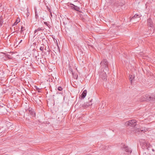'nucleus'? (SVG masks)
<instances>
[{"instance_id": "19", "label": "nucleus", "mask_w": 155, "mask_h": 155, "mask_svg": "<svg viewBox=\"0 0 155 155\" xmlns=\"http://www.w3.org/2000/svg\"><path fill=\"white\" fill-rule=\"evenodd\" d=\"M44 48V45L42 44L40 48V50L42 51H43Z\"/></svg>"}, {"instance_id": "2", "label": "nucleus", "mask_w": 155, "mask_h": 155, "mask_svg": "<svg viewBox=\"0 0 155 155\" xmlns=\"http://www.w3.org/2000/svg\"><path fill=\"white\" fill-rule=\"evenodd\" d=\"M147 100L155 102V95L153 94L151 95L148 94L144 95L140 98V101L141 102Z\"/></svg>"}, {"instance_id": "29", "label": "nucleus", "mask_w": 155, "mask_h": 155, "mask_svg": "<svg viewBox=\"0 0 155 155\" xmlns=\"http://www.w3.org/2000/svg\"><path fill=\"white\" fill-rule=\"evenodd\" d=\"M130 78H134V76L131 74L130 75Z\"/></svg>"}, {"instance_id": "32", "label": "nucleus", "mask_w": 155, "mask_h": 155, "mask_svg": "<svg viewBox=\"0 0 155 155\" xmlns=\"http://www.w3.org/2000/svg\"><path fill=\"white\" fill-rule=\"evenodd\" d=\"M104 80H107L106 78H104Z\"/></svg>"}, {"instance_id": "5", "label": "nucleus", "mask_w": 155, "mask_h": 155, "mask_svg": "<svg viewBox=\"0 0 155 155\" xmlns=\"http://www.w3.org/2000/svg\"><path fill=\"white\" fill-rule=\"evenodd\" d=\"M113 2L114 5L116 7L122 6L124 4V1L121 0H114Z\"/></svg>"}, {"instance_id": "36", "label": "nucleus", "mask_w": 155, "mask_h": 155, "mask_svg": "<svg viewBox=\"0 0 155 155\" xmlns=\"http://www.w3.org/2000/svg\"><path fill=\"white\" fill-rule=\"evenodd\" d=\"M15 32V31H13V33L14 32Z\"/></svg>"}, {"instance_id": "4", "label": "nucleus", "mask_w": 155, "mask_h": 155, "mask_svg": "<svg viewBox=\"0 0 155 155\" xmlns=\"http://www.w3.org/2000/svg\"><path fill=\"white\" fill-rule=\"evenodd\" d=\"M125 125L126 126H130L134 128L137 125V121L134 119L130 120L125 122Z\"/></svg>"}, {"instance_id": "25", "label": "nucleus", "mask_w": 155, "mask_h": 155, "mask_svg": "<svg viewBox=\"0 0 155 155\" xmlns=\"http://www.w3.org/2000/svg\"><path fill=\"white\" fill-rule=\"evenodd\" d=\"M53 81V80L52 79V78H48V80H47V81Z\"/></svg>"}, {"instance_id": "11", "label": "nucleus", "mask_w": 155, "mask_h": 155, "mask_svg": "<svg viewBox=\"0 0 155 155\" xmlns=\"http://www.w3.org/2000/svg\"><path fill=\"white\" fill-rule=\"evenodd\" d=\"M7 111L6 109L4 107H2L0 108V113L2 114H4Z\"/></svg>"}, {"instance_id": "21", "label": "nucleus", "mask_w": 155, "mask_h": 155, "mask_svg": "<svg viewBox=\"0 0 155 155\" xmlns=\"http://www.w3.org/2000/svg\"><path fill=\"white\" fill-rule=\"evenodd\" d=\"M25 28L24 27L22 26H21V30L20 31L21 33H22L23 31H24L25 30Z\"/></svg>"}, {"instance_id": "1", "label": "nucleus", "mask_w": 155, "mask_h": 155, "mask_svg": "<svg viewBox=\"0 0 155 155\" xmlns=\"http://www.w3.org/2000/svg\"><path fill=\"white\" fill-rule=\"evenodd\" d=\"M108 62L106 59L103 60L101 62V71L99 73V76L100 78L109 77L106 74V72H108L109 68L107 67Z\"/></svg>"}, {"instance_id": "8", "label": "nucleus", "mask_w": 155, "mask_h": 155, "mask_svg": "<svg viewBox=\"0 0 155 155\" xmlns=\"http://www.w3.org/2000/svg\"><path fill=\"white\" fill-rule=\"evenodd\" d=\"M28 111L29 113L33 116H35V112L34 110L32 109L31 108L29 107L28 109Z\"/></svg>"}, {"instance_id": "18", "label": "nucleus", "mask_w": 155, "mask_h": 155, "mask_svg": "<svg viewBox=\"0 0 155 155\" xmlns=\"http://www.w3.org/2000/svg\"><path fill=\"white\" fill-rule=\"evenodd\" d=\"M73 9L77 11H79L80 10V8L78 6L75 5Z\"/></svg>"}, {"instance_id": "30", "label": "nucleus", "mask_w": 155, "mask_h": 155, "mask_svg": "<svg viewBox=\"0 0 155 155\" xmlns=\"http://www.w3.org/2000/svg\"><path fill=\"white\" fill-rule=\"evenodd\" d=\"M57 46H58V48L59 51V52H60V49H59V46H58V45H57Z\"/></svg>"}, {"instance_id": "22", "label": "nucleus", "mask_w": 155, "mask_h": 155, "mask_svg": "<svg viewBox=\"0 0 155 155\" xmlns=\"http://www.w3.org/2000/svg\"><path fill=\"white\" fill-rule=\"evenodd\" d=\"M75 5L73 4H71L70 5V7L72 9H74Z\"/></svg>"}, {"instance_id": "17", "label": "nucleus", "mask_w": 155, "mask_h": 155, "mask_svg": "<svg viewBox=\"0 0 155 155\" xmlns=\"http://www.w3.org/2000/svg\"><path fill=\"white\" fill-rule=\"evenodd\" d=\"M43 30V29H42V28H39L38 29H36L34 31V33H35L36 32L38 31H42Z\"/></svg>"}, {"instance_id": "13", "label": "nucleus", "mask_w": 155, "mask_h": 155, "mask_svg": "<svg viewBox=\"0 0 155 155\" xmlns=\"http://www.w3.org/2000/svg\"><path fill=\"white\" fill-rule=\"evenodd\" d=\"M87 91L86 90H84L82 94L81 95V97L83 98H84L86 96Z\"/></svg>"}, {"instance_id": "14", "label": "nucleus", "mask_w": 155, "mask_h": 155, "mask_svg": "<svg viewBox=\"0 0 155 155\" xmlns=\"http://www.w3.org/2000/svg\"><path fill=\"white\" fill-rule=\"evenodd\" d=\"M3 23V19L2 17H0V27L2 26Z\"/></svg>"}, {"instance_id": "28", "label": "nucleus", "mask_w": 155, "mask_h": 155, "mask_svg": "<svg viewBox=\"0 0 155 155\" xmlns=\"http://www.w3.org/2000/svg\"><path fill=\"white\" fill-rule=\"evenodd\" d=\"M44 24L48 27V24L46 22H44Z\"/></svg>"}, {"instance_id": "12", "label": "nucleus", "mask_w": 155, "mask_h": 155, "mask_svg": "<svg viewBox=\"0 0 155 155\" xmlns=\"http://www.w3.org/2000/svg\"><path fill=\"white\" fill-rule=\"evenodd\" d=\"M124 150L127 152H128L130 153H131L132 152V150L130 148H129L128 147L125 146L124 147Z\"/></svg>"}, {"instance_id": "16", "label": "nucleus", "mask_w": 155, "mask_h": 155, "mask_svg": "<svg viewBox=\"0 0 155 155\" xmlns=\"http://www.w3.org/2000/svg\"><path fill=\"white\" fill-rule=\"evenodd\" d=\"M129 80L130 81V83L131 84H134V82L135 81V78H130Z\"/></svg>"}, {"instance_id": "20", "label": "nucleus", "mask_w": 155, "mask_h": 155, "mask_svg": "<svg viewBox=\"0 0 155 155\" xmlns=\"http://www.w3.org/2000/svg\"><path fill=\"white\" fill-rule=\"evenodd\" d=\"M35 16L36 18H37L38 17V15L37 11V9L36 8H35Z\"/></svg>"}, {"instance_id": "23", "label": "nucleus", "mask_w": 155, "mask_h": 155, "mask_svg": "<svg viewBox=\"0 0 155 155\" xmlns=\"http://www.w3.org/2000/svg\"><path fill=\"white\" fill-rule=\"evenodd\" d=\"M35 88L38 90V92H40V89L38 88L37 86H35Z\"/></svg>"}, {"instance_id": "7", "label": "nucleus", "mask_w": 155, "mask_h": 155, "mask_svg": "<svg viewBox=\"0 0 155 155\" xmlns=\"http://www.w3.org/2000/svg\"><path fill=\"white\" fill-rule=\"evenodd\" d=\"M134 132L137 134H140L142 133L143 130H140L139 129H136L135 127H134V130H133Z\"/></svg>"}, {"instance_id": "3", "label": "nucleus", "mask_w": 155, "mask_h": 155, "mask_svg": "<svg viewBox=\"0 0 155 155\" xmlns=\"http://www.w3.org/2000/svg\"><path fill=\"white\" fill-rule=\"evenodd\" d=\"M141 147L143 150H149L151 148V145L150 143H147L145 140H140Z\"/></svg>"}, {"instance_id": "33", "label": "nucleus", "mask_w": 155, "mask_h": 155, "mask_svg": "<svg viewBox=\"0 0 155 155\" xmlns=\"http://www.w3.org/2000/svg\"><path fill=\"white\" fill-rule=\"evenodd\" d=\"M11 35H12V36H13V33H12L11 34Z\"/></svg>"}, {"instance_id": "35", "label": "nucleus", "mask_w": 155, "mask_h": 155, "mask_svg": "<svg viewBox=\"0 0 155 155\" xmlns=\"http://www.w3.org/2000/svg\"><path fill=\"white\" fill-rule=\"evenodd\" d=\"M152 150L153 151H154V150L153 149H152Z\"/></svg>"}, {"instance_id": "27", "label": "nucleus", "mask_w": 155, "mask_h": 155, "mask_svg": "<svg viewBox=\"0 0 155 155\" xmlns=\"http://www.w3.org/2000/svg\"><path fill=\"white\" fill-rule=\"evenodd\" d=\"M14 81V78H12L11 79L10 82H11L12 83H13V81Z\"/></svg>"}, {"instance_id": "10", "label": "nucleus", "mask_w": 155, "mask_h": 155, "mask_svg": "<svg viewBox=\"0 0 155 155\" xmlns=\"http://www.w3.org/2000/svg\"><path fill=\"white\" fill-rule=\"evenodd\" d=\"M90 101L88 103H84V106L85 107L87 108L91 105L92 104L91 102V100H90Z\"/></svg>"}, {"instance_id": "15", "label": "nucleus", "mask_w": 155, "mask_h": 155, "mask_svg": "<svg viewBox=\"0 0 155 155\" xmlns=\"http://www.w3.org/2000/svg\"><path fill=\"white\" fill-rule=\"evenodd\" d=\"M20 21V20L19 18H17L16 20V21L13 24L12 26H14V25H17V24Z\"/></svg>"}, {"instance_id": "31", "label": "nucleus", "mask_w": 155, "mask_h": 155, "mask_svg": "<svg viewBox=\"0 0 155 155\" xmlns=\"http://www.w3.org/2000/svg\"><path fill=\"white\" fill-rule=\"evenodd\" d=\"M22 41V40H20V42H19V44L20 43H21Z\"/></svg>"}, {"instance_id": "24", "label": "nucleus", "mask_w": 155, "mask_h": 155, "mask_svg": "<svg viewBox=\"0 0 155 155\" xmlns=\"http://www.w3.org/2000/svg\"><path fill=\"white\" fill-rule=\"evenodd\" d=\"M58 89L59 91H61L62 90L63 88L61 87H58Z\"/></svg>"}, {"instance_id": "6", "label": "nucleus", "mask_w": 155, "mask_h": 155, "mask_svg": "<svg viewBox=\"0 0 155 155\" xmlns=\"http://www.w3.org/2000/svg\"><path fill=\"white\" fill-rule=\"evenodd\" d=\"M147 24L148 26L150 28H153L154 26V24L153 21L152 20L151 18H149L147 20Z\"/></svg>"}, {"instance_id": "34", "label": "nucleus", "mask_w": 155, "mask_h": 155, "mask_svg": "<svg viewBox=\"0 0 155 155\" xmlns=\"http://www.w3.org/2000/svg\"><path fill=\"white\" fill-rule=\"evenodd\" d=\"M11 35H12V36H13V33H12L11 34Z\"/></svg>"}, {"instance_id": "9", "label": "nucleus", "mask_w": 155, "mask_h": 155, "mask_svg": "<svg viewBox=\"0 0 155 155\" xmlns=\"http://www.w3.org/2000/svg\"><path fill=\"white\" fill-rule=\"evenodd\" d=\"M140 17V15H138L135 14L134 16H133L131 19V20L132 21L135 19H137V22L138 19H139Z\"/></svg>"}, {"instance_id": "26", "label": "nucleus", "mask_w": 155, "mask_h": 155, "mask_svg": "<svg viewBox=\"0 0 155 155\" xmlns=\"http://www.w3.org/2000/svg\"><path fill=\"white\" fill-rule=\"evenodd\" d=\"M77 79H78V78H73L72 80V81H74V82H75L76 80H77Z\"/></svg>"}]
</instances>
